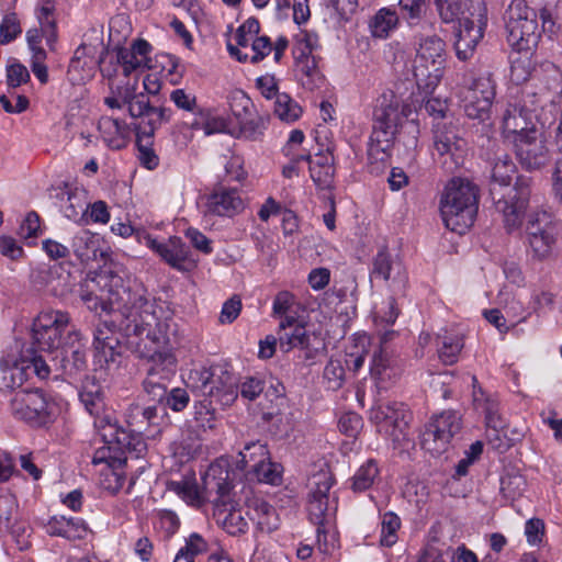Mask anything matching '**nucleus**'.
Returning <instances> with one entry per match:
<instances>
[{"mask_svg":"<svg viewBox=\"0 0 562 562\" xmlns=\"http://www.w3.org/2000/svg\"><path fill=\"white\" fill-rule=\"evenodd\" d=\"M27 68L21 63H13L7 66V85L9 88H18L30 80Z\"/></svg>","mask_w":562,"mask_h":562,"instance_id":"obj_57","label":"nucleus"},{"mask_svg":"<svg viewBox=\"0 0 562 562\" xmlns=\"http://www.w3.org/2000/svg\"><path fill=\"white\" fill-rule=\"evenodd\" d=\"M310 173L319 189H329L335 176L333 155L330 153H318L315 159L311 160Z\"/></svg>","mask_w":562,"mask_h":562,"instance_id":"obj_31","label":"nucleus"},{"mask_svg":"<svg viewBox=\"0 0 562 562\" xmlns=\"http://www.w3.org/2000/svg\"><path fill=\"white\" fill-rule=\"evenodd\" d=\"M79 400L86 411L94 417V427L102 418L114 419L105 413V394L103 386L93 376H87L79 391Z\"/></svg>","mask_w":562,"mask_h":562,"instance_id":"obj_23","label":"nucleus"},{"mask_svg":"<svg viewBox=\"0 0 562 562\" xmlns=\"http://www.w3.org/2000/svg\"><path fill=\"white\" fill-rule=\"evenodd\" d=\"M167 380L156 379V376L150 374V376H146L143 381L144 392L151 402L162 404L167 397Z\"/></svg>","mask_w":562,"mask_h":562,"instance_id":"obj_51","label":"nucleus"},{"mask_svg":"<svg viewBox=\"0 0 562 562\" xmlns=\"http://www.w3.org/2000/svg\"><path fill=\"white\" fill-rule=\"evenodd\" d=\"M244 210V201L236 189L222 188L207 196L205 212L218 216H233Z\"/></svg>","mask_w":562,"mask_h":562,"instance_id":"obj_25","label":"nucleus"},{"mask_svg":"<svg viewBox=\"0 0 562 562\" xmlns=\"http://www.w3.org/2000/svg\"><path fill=\"white\" fill-rule=\"evenodd\" d=\"M67 204L64 206L66 217L72 221H79L88 212L89 204L86 201L85 192L78 189L68 190Z\"/></svg>","mask_w":562,"mask_h":562,"instance_id":"obj_44","label":"nucleus"},{"mask_svg":"<svg viewBox=\"0 0 562 562\" xmlns=\"http://www.w3.org/2000/svg\"><path fill=\"white\" fill-rule=\"evenodd\" d=\"M128 430L134 432H144L147 429L146 417L143 412V406L133 403L128 406L125 413Z\"/></svg>","mask_w":562,"mask_h":562,"instance_id":"obj_54","label":"nucleus"},{"mask_svg":"<svg viewBox=\"0 0 562 562\" xmlns=\"http://www.w3.org/2000/svg\"><path fill=\"white\" fill-rule=\"evenodd\" d=\"M142 342H136V352H138L140 358H145L148 361L147 374L146 376H150L153 374L156 379L167 380L173 375L176 370V357L169 351H161L157 348H147V345L144 344V348H142ZM155 347L160 344H153Z\"/></svg>","mask_w":562,"mask_h":562,"instance_id":"obj_21","label":"nucleus"},{"mask_svg":"<svg viewBox=\"0 0 562 562\" xmlns=\"http://www.w3.org/2000/svg\"><path fill=\"white\" fill-rule=\"evenodd\" d=\"M380 469L374 459L367 460L355 473L351 481V488L355 492L369 490L379 479Z\"/></svg>","mask_w":562,"mask_h":562,"instance_id":"obj_39","label":"nucleus"},{"mask_svg":"<svg viewBox=\"0 0 562 562\" xmlns=\"http://www.w3.org/2000/svg\"><path fill=\"white\" fill-rule=\"evenodd\" d=\"M239 456V462L243 463L244 468L250 469V465H256L257 463L269 460L270 453L267 445L257 440L246 443Z\"/></svg>","mask_w":562,"mask_h":562,"instance_id":"obj_42","label":"nucleus"},{"mask_svg":"<svg viewBox=\"0 0 562 562\" xmlns=\"http://www.w3.org/2000/svg\"><path fill=\"white\" fill-rule=\"evenodd\" d=\"M503 135L512 142L518 136L529 133L531 130H540L537 124L535 110L528 108L527 102L519 104H509L503 115Z\"/></svg>","mask_w":562,"mask_h":562,"instance_id":"obj_19","label":"nucleus"},{"mask_svg":"<svg viewBox=\"0 0 562 562\" xmlns=\"http://www.w3.org/2000/svg\"><path fill=\"white\" fill-rule=\"evenodd\" d=\"M274 115L285 123H293L302 115V108L288 93L282 92L273 101Z\"/></svg>","mask_w":562,"mask_h":562,"instance_id":"obj_40","label":"nucleus"},{"mask_svg":"<svg viewBox=\"0 0 562 562\" xmlns=\"http://www.w3.org/2000/svg\"><path fill=\"white\" fill-rule=\"evenodd\" d=\"M482 98L477 100L475 92H469L464 97V111L470 119L484 121L488 117L493 99L495 97V88L492 81H482L480 85Z\"/></svg>","mask_w":562,"mask_h":562,"instance_id":"obj_29","label":"nucleus"},{"mask_svg":"<svg viewBox=\"0 0 562 562\" xmlns=\"http://www.w3.org/2000/svg\"><path fill=\"white\" fill-rule=\"evenodd\" d=\"M12 415L32 426H43L49 419L48 402L40 389L19 390L10 401Z\"/></svg>","mask_w":562,"mask_h":562,"instance_id":"obj_16","label":"nucleus"},{"mask_svg":"<svg viewBox=\"0 0 562 562\" xmlns=\"http://www.w3.org/2000/svg\"><path fill=\"white\" fill-rule=\"evenodd\" d=\"M228 121L223 116L212 115L209 110L199 109L198 116L191 123L192 130H203L205 135L228 133Z\"/></svg>","mask_w":562,"mask_h":562,"instance_id":"obj_35","label":"nucleus"},{"mask_svg":"<svg viewBox=\"0 0 562 562\" xmlns=\"http://www.w3.org/2000/svg\"><path fill=\"white\" fill-rule=\"evenodd\" d=\"M301 72L302 85L308 90L319 89L325 83V77L317 67L316 57L295 59Z\"/></svg>","mask_w":562,"mask_h":562,"instance_id":"obj_38","label":"nucleus"},{"mask_svg":"<svg viewBox=\"0 0 562 562\" xmlns=\"http://www.w3.org/2000/svg\"><path fill=\"white\" fill-rule=\"evenodd\" d=\"M241 306L240 297L238 295H233L223 304L220 314V322L222 324L233 323L240 314Z\"/></svg>","mask_w":562,"mask_h":562,"instance_id":"obj_61","label":"nucleus"},{"mask_svg":"<svg viewBox=\"0 0 562 562\" xmlns=\"http://www.w3.org/2000/svg\"><path fill=\"white\" fill-rule=\"evenodd\" d=\"M279 468V464L272 463L269 459L261 463H257L256 465H250V471L254 472L259 482L278 484L281 481V472Z\"/></svg>","mask_w":562,"mask_h":562,"instance_id":"obj_49","label":"nucleus"},{"mask_svg":"<svg viewBox=\"0 0 562 562\" xmlns=\"http://www.w3.org/2000/svg\"><path fill=\"white\" fill-rule=\"evenodd\" d=\"M170 100L181 110L194 113L198 116V110L200 109L196 104L195 95L187 93L183 89H176L170 94Z\"/></svg>","mask_w":562,"mask_h":562,"instance_id":"obj_59","label":"nucleus"},{"mask_svg":"<svg viewBox=\"0 0 562 562\" xmlns=\"http://www.w3.org/2000/svg\"><path fill=\"white\" fill-rule=\"evenodd\" d=\"M345 368L340 360L330 359L324 369V379L327 383V387L330 390H338L345 382Z\"/></svg>","mask_w":562,"mask_h":562,"instance_id":"obj_50","label":"nucleus"},{"mask_svg":"<svg viewBox=\"0 0 562 562\" xmlns=\"http://www.w3.org/2000/svg\"><path fill=\"white\" fill-rule=\"evenodd\" d=\"M558 232L553 215L548 211L540 210L530 214L526 233L531 246L538 244L551 246L555 244Z\"/></svg>","mask_w":562,"mask_h":562,"instance_id":"obj_20","label":"nucleus"},{"mask_svg":"<svg viewBox=\"0 0 562 562\" xmlns=\"http://www.w3.org/2000/svg\"><path fill=\"white\" fill-rule=\"evenodd\" d=\"M246 515L256 522L261 532H271L278 528V516L274 507L260 497L246 501Z\"/></svg>","mask_w":562,"mask_h":562,"instance_id":"obj_28","label":"nucleus"},{"mask_svg":"<svg viewBox=\"0 0 562 562\" xmlns=\"http://www.w3.org/2000/svg\"><path fill=\"white\" fill-rule=\"evenodd\" d=\"M0 371L1 391H13L15 389H20L26 380V372L24 367L18 364L9 367L7 363L1 362Z\"/></svg>","mask_w":562,"mask_h":562,"instance_id":"obj_41","label":"nucleus"},{"mask_svg":"<svg viewBox=\"0 0 562 562\" xmlns=\"http://www.w3.org/2000/svg\"><path fill=\"white\" fill-rule=\"evenodd\" d=\"M254 103L244 92H237L232 97L231 111L238 122L251 116Z\"/></svg>","mask_w":562,"mask_h":562,"instance_id":"obj_53","label":"nucleus"},{"mask_svg":"<svg viewBox=\"0 0 562 562\" xmlns=\"http://www.w3.org/2000/svg\"><path fill=\"white\" fill-rule=\"evenodd\" d=\"M369 419L378 431L391 437L394 442L407 439V429L412 414L406 405L398 402L380 403L369 411Z\"/></svg>","mask_w":562,"mask_h":562,"instance_id":"obj_14","label":"nucleus"},{"mask_svg":"<svg viewBox=\"0 0 562 562\" xmlns=\"http://www.w3.org/2000/svg\"><path fill=\"white\" fill-rule=\"evenodd\" d=\"M318 46V36L305 30L295 35L293 55L295 59L314 57L313 52Z\"/></svg>","mask_w":562,"mask_h":562,"instance_id":"obj_45","label":"nucleus"},{"mask_svg":"<svg viewBox=\"0 0 562 562\" xmlns=\"http://www.w3.org/2000/svg\"><path fill=\"white\" fill-rule=\"evenodd\" d=\"M401 527L400 517L393 512L382 516L380 543L383 547H392L397 541V531Z\"/></svg>","mask_w":562,"mask_h":562,"instance_id":"obj_46","label":"nucleus"},{"mask_svg":"<svg viewBox=\"0 0 562 562\" xmlns=\"http://www.w3.org/2000/svg\"><path fill=\"white\" fill-rule=\"evenodd\" d=\"M361 426L362 419L356 413L344 414L338 422L339 430L349 437L356 436Z\"/></svg>","mask_w":562,"mask_h":562,"instance_id":"obj_64","label":"nucleus"},{"mask_svg":"<svg viewBox=\"0 0 562 562\" xmlns=\"http://www.w3.org/2000/svg\"><path fill=\"white\" fill-rule=\"evenodd\" d=\"M164 403H166V406L170 409L181 412L189 404V394L184 389L175 387L170 392H167V397Z\"/></svg>","mask_w":562,"mask_h":562,"instance_id":"obj_63","label":"nucleus"},{"mask_svg":"<svg viewBox=\"0 0 562 562\" xmlns=\"http://www.w3.org/2000/svg\"><path fill=\"white\" fill-rule=\"evenodd\" d=\"M509 143L520 165L528 170L540 169L550 159V150L542 128L531 130Z\"/></svg>","mask_w":562,"mask_h":562,"instance_id":"obj_18","label":"nucleus"},{"mask_svg":"<svg viewBox=\"0 0 562 562\" xmlns=\"http://www.w3.org/2000/svg\"><path fill=\"white\" fill-rule=\"evenodd\" d=\"M266 122L263 117L252 119L248 116L239 122L240 132L249 139H257L266 130Z\"/></svg>","mask_w":562,"mask_h":562,"instance_id":"obj_62","label":"nucleus"},{"mask_svg":"<svg viewBox=\"0 0 562 562\" xmlns=\"http://www.w3.org/2000/svg\"><path fill=\"white\" fill-rule=\"evenodd\" d=\"M16 508L18 505L12 495H0V532L9 529L16 532L12 527V521H15Z\"/></svg>","mask_w":562,"mask_h":562,"instance_id":"obj_48","label":"nucleus"},{"mask_svg":"<svg viewBox=\"0 0 562 562\" xmlns=\"http://www.w3.org/2000/svg\"><path fill=\"white\" fill-rule=\"evenodd\" d=\"M188 386L205 397L207 413L214 414L216 406H231L238 396L237 380L225 364H212L209 368L193 369L188 375Z\"/></svg>","mask_w":562,"mask_h":562,"instance_id":"obj_6","label":"nucleus"},{"mask_svg":"<svg viewBox=\"0 0 562 562\" xmlns=\"http://www.w3.org/2000/svg\"><path fill=\"white\" fill-rule=\"evenodd\" d=\"M486 430L491 429H505L507 424L502 415L498 413L497 404L491 400L484 403Z\"/></svg>","mask_w":562,"mask_h":562,"instance_id":"obj_58","label":"nucleus"},{"mask_svg":"<svg viewBox=\"0 0 562 562\" xmlns=\"http://www.w3.org/2000/svg\"><path fill=\"white\" fill-rule=\"evenodd\" d=\"M413 75L419 88L432 91L442 79L447 61L446 43L438 35H415Z\"/></svg>","mask_w":562,"mask_h":562,"instance_id":"obj_8","label":"nucleus"},{"mask_svg":"<svg viewBox=\"0 0 562 562\" xmlns=\"http://www.w3.org/2000/svg\"><path fill=\"white\" fill-rule=\"evenodd\" d=\"M448 229L464 234L474 223L479 210V189L464 178H453L445 187L439 203Z\"/></svg>","mask_w":562,"mask_h":562,"instance_id":"obj_5","label":"nucleus"},{"mask_svg":"<svg viewBox=\"0 0 562 562\" xmlns=\"http://www.w3.org/2000/svg\"><path fill=\"white\" fill-rule=\"evenodd\" d=\"M172 486L173 491L188 499L200 502L215 495L212 502L224 505L229 495L232 482L227 464L214 462L202 476V488L187 481L172 482Z\"/></svg>","mask_w":562,"mask_h":562,"instance_id":"obj_10","label":"nucleus"},{"mask_svg":"<svg viewBox=\"0 0 562 562\" xmlns=\"http://www.w3.org/2000/svg\"><path fill=\"white\" fill-rule=\"evenodd\" d=\"M95 450L92 462L93 464L108 463L110 467H121L126 463V457H122L116 443H105Z\"/></svg>","mask_w":562,"mask_h":562,"instance_id":"obj_47","label":"nucleus"},{"mask_svg":"<svg viewBox=\"0 0 562 562\" xmlns=\"http://www.w3.org/2000/svg\"><path fill=\"white\" fill-rule=\"evenodd\" d=\"M99 252L105 265L80 283L78 294L90 311L105 312L109 319L93 331V347L99 361L116 362L122 346L115 334L150 344H164L173 323V312L166 301L151 295L137 277L119 265L106 266L103 248H77L76 257L85 262Z\"/></svg>","mask_w":562,"mask_h":562,"instance_id":"obj_1","label":"nucleus"},{"mask_svg":"<svg viewBox=\"0 0 562 562\" xmlns=\"http://www.w3.org/2000/svg\"><path fill=\"white\" fill-rule=\"evenodd\" d=\"M403 120L398 101L385 95L373 111L372 132L368 143V168L379 175L387 167L395 135Z\"/></svg>","mask_w":562,"mask_h":562,"instance_id":"obj_4","label":"nucleus"},{"mask_svg":"<svg viewBox=\"0 0 562 562\" xmlns=\"http://www.w3.org/2000/svg\"><path fill=\"white\" fill-rule=\"evenodd\" d=\"M295 319L293 317L285 316L280 322V334L279 342L280 347L284 352L290 351L292 348L306 349L305 358H312L311 355V335L306 328L302 325H294Z\"/></svg>","mask_w":562,"mask_h":562,"instance_id":"obj_26","label":"nucleus"},{"mask_svg":"<svg viewBox=\"0 0 562 562\" xmlns=\"http://www.w3.org/2000/svg\"><path fill=\"white\" fill-rule=\"evenodd\" d=\"M150 44L143 40H136L130 48H116V64L122 66L123 75L130 77L133 71L139 68H150L149 53Z\"/></svg>","mask_w":562,"mask_h":562,"instance_id":"obj_24","label":"nucleus"},{"mask_svg":"<svg viewBox=\"0 0 562 562\" xmlns=\"http://www.w3.org/2000/svg\"><path fill=\"white\" fill-rule=\"evenodd\" d=\"M104 104L112 110L126 106L131 117L139 119L135 124L138 159L145 168L155 169L159 165V157L153 148L155 132L170 120L171 111L151 106L144 93L136 94L130 86L111 88V94L104 98Z\"/></svg>","mask_w":562,"mask_h":562,"instance_id":"obj_2","label":"nucleus"},{"mask_svg":"<svg viewBox=\"0 0 562 562\" xmlns=\"http://www.w3.org/2000/svg\"><path fill=\"white\" fill-rule=\"evenodd\" d=\"M462 418L458 411L448 409L434 415L420 434V446L431 454L448 449L451 439L461 431Z\"/></svg>","mask_w":562,"mask_h":562,"instance_id":"obj_13","label":"nucleus"},{"mask_svg":"<svg viewBox=\"0 0 562 562\" xmlns=\"http://www.w3.org/2000/svg\"><path fill=\"white\" fill-rule=\"evenodd\" d=\"M71 340V344L65 342V346L59 349L57 358H59L63 372L74 378L86 371L88 362L86 348L79 342L78 338Z\"/></svg>","mask_w":562,"mask_h":562,"instance_id":"obj_27","label":"nucleus"},{"mask_svg":"<svg viewBox=\"0 0 562 562\" xmlns=\"http://www.w3.org/2000/svg\"><path fill=\"white\" fill-rule=\"evenodd\" d=\"M69 315L61 311L41 312L33 322L32 346L36 351L53 353L65 346L67 339L78 338V333L68 330Z\"/></svg>","mask_w":562,"mask_h":562,"instance_id":"obj_11","label":"nucleus"},{"mask_svg":"<svg viewBox=\"0 0 562 562\" xmlns=\"http://www.w3.org/2000/svg\"><path fill=\"white\" fill-rule=\"evenodd\" d=\"M432 157L452 172L464 164L468 143L452 122L439 121L432 125Z\"/></svg>","mask_w":562,"mask_h":562,"instance_id":"obj_12","label":"nucleus"},{"mask_svg":"<svg viewBox=\"0 0 562 562\" xmlns=\"http://www.w3.org/2000/svg\"><path fill=\"white\" fill-rule=\"evenodd\" d=\"M335 479L330 471L321 470L308 481L307 512L310 519L317 526V543L327 552L326 525L330 524L337 512V497L330 493Z\"/></svg>","mask_w":562,"mask_h":562,"instance_id":"obj_7","label":"nucleus"},{"mask_svg":"<svg viewBox=\"0 0 562 562\" xmlns=\"http://www.w3.org/2000/svg\"><path fill=\"white\" fill-rule=\"evenodd\" d=\"M97 430L103 442L116 443L122 457L131 454L134 458L142 457L147 450L143 432L126 430L117 424L116 419L102 418L97 424Z\"/></svg>","mask_w":562,"mask_h":562,"instance_id":"obj_17","label":"nucleus"},{"mask_svg":"<svg viewBox=\"0 0 562 562\" xmlns=\"http://www.w3.org/2000/svg\"><path fill=\"white\" fill-rule=\"evenodd\" d=\"M41 234L42 228L40 216L35 211H31L25 215L24 220L21 222L18 229V235L23 239H27L32 237H37Z\"/></svg>","mask_w":562,"mask_h":562,"instance_id":"obj_55","label":"nucleus"},{"mask_svg":"<svg viewBox=\"0 0 562 562\" xmlns=\"http://www.w3.org/2000/svg\"><path fill=\"white\" fill-rule=\"evenodd\" d=\"M98 128L103 140L113 149H121L126 144L130 135L128 125L119 117L102 116L99 120Z\"/></svg>","mask_w":562,"mask_h":562,"instance_id":"obj_30","label":"nucleus"},{"mask_svg":"<svg viewBox=\"0 0 562 562\" xmlns=\"http://www.w3.org/2000/svg\"><path fill=\"white\" fill-rule=\"evenodd\" d=\"M469 0H435L438 14L443 23H452L461 20L460 16H470L473 12L474 2L468 7Z\"/></svg>","mask_w":562,"mask_h":562,"instance_id":"obj_34","label":"nucleus"},{"mask_svg":"<svg viewBox=\"0 0 562 562\" xmlns=\"http://www.w3.org/2000/svg\"><path fill=\"white\" fill-rule=\"evenodd\" d=\"M537 18L536 10L525 0H513L509 4L505 15L507 42L517 52H528L537 46L541 36Z\"/></svg>","mask_w":562,"mask_h":562,"instance_id":"obj_9","label":"nucleus"},{"mask_svg":"<svg viewBox=\"0 0 562 562\" xmlns=\"http://www.w3.org/2000/svg\"><path fill=\"white\" fill-rule=\"evenodd\" d=\"M490 194L495 210L503 215L507 233L518 229L522 223L530 198V180L517 177L510 187L516 165L505 151L495 153L491 159Z\"/></svg>","mask_w":562,"mask_h":562,"instance_id":"obj_3","label":"nucleus"},{"mask_svg":"<svg viewBox=\"0 0 562 562\" xmlns=\"http://www.w3.org/2000/svg\"><path fill=\"white\" fill-rule=\"evenodd\" d=\"M398 16L395 11L382 8L370 20L369 27L373 37L386 38L396 29Z\"/></svg>","mask_w":562,"mask_h":562,"instance_id":"obj_33","label":"nucleus"},{"mask_svg":"<svg viewBox=\"0 0 562 562\" xmlns=\"http://www.w3.org/2000/svg\"><path fill=\"white\" fill-rule=\"evenodd\" d=\"M486 24V5L484 1L477 0L475 1V5H473V12H470V16H464L460 20V26L454 42L458 59L464 61L474 55L477 44L483 38Z\"/></svg>","mask_w":562,"mask_h":562,"instance_id":"obj_15","label":"nucleus"},{"mask_svg":"<svg viewBox=\"0 0 562 562\" xmlns=\"http://www.w3.org/2000/svg\"><path fill=\"white\" fill-rule=\"evenodd\" d=\"M22 30L15 13L5 14L0 24V44L5 45L15 40Z\"/></svg>","mask_w":562,"mask_h":562,"instance_id":"obj_52","label":"nucleus"},{"mask_svg":"<svg viewBox=\"0 0 562 562\" xmlns=\"http://www.w3.org/2000/svg\"><path fill=\"white\" fill-rule=\"evenodd\" d=\"M372 274L401 283L406 281V269L397 248H382L373 259Z\"/></svg>","mask_w":562,"mask_h":562,"instance_id":"obj_22","label":"nucleus"},{"mask_svg":"<svg viewBox=\"0 0 562 562\" xmlns=\"http://www.w3.org/2000/svg\"><path fill=\"white\" fill-rule=\"evenodd\" d=\"M439 359L445 364H453L458 361V356L461 352L464 344L459 335H438L437 337Z\"/></svg>","mask_w":562,"mask_h":562,"instance_id":"obj_37","label":"nucleus"},{"mask_svg":"<svg viewBox=\"0 0 562 562\" xmlns=\"http://www.w3.org/2000/svg\"><path fill=\"white\" fill-rule=\"evenodd\" d=\"M54 11L55 4L38 3V23L47 33V45L50 49H55V44L58 37L56 21L53 16Z\"/></svg>","mask_w":562,"mask_h":562,"instance_id":"obj_43","label":"nucleus"},{"mask_svg":"<svg viewBox=\"0 0 562 562\" xmlns=\"http://www.w3.org/2000/svg\"><path fill=\"white\" fill-rule=\"evenodd\" d=\"M224 528L229 535L236 536L247 531L248 522L239 510H233L224 519Z\"/></svg>","mask_w":562,"mask_h":562,"instance_id":"obj_60","label":"nucleus"},{"mask_svg":"<svg viewBox=\"0 0 562 562\" xmlns=\"http://www.w3.org/2000/svg\"><path fill=\"white\" fill-rule=\"evenodd\" d=\"M394 360L390 356V352L382 345L376 348L372 355L370 363V374L379 382H384L391 379L393 374Z\"/></svg>","mask_w":562,"mask_h":562,"instance_id":"obj_36","label":"nucleus"},{"mask_svg":"<svg viewBox=\"0 0 562 562\" xmlns=\"http://www.w3.org/2000/svg\"><path fill=\"white\" fill-rule=\"evenodd\" d=\"M161 259L179 271H191L196 267L198 257L190 248H155Z\"/></svg>","mask_w":562,"mask_h":562,"instance_id":"obj_32","label":"nucleus"},{"mask_svg":"<svg viewBox=\"0 0 562 562\" xmlns=\"http://www.w3.org/2000/svg\"><path fill=\"white\" fill-rule=\"evenodd\" d=\"M483 452V443L481 441L473 442L468 450L464 451V458H462L456 465V474L464 476L469 472L470 465H472Z\"/></svg>","mask_w":562,"mask_h":562,"instance_id":"obj_56","label":"nucleus"}]
</instances>
